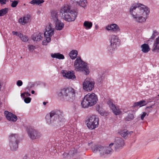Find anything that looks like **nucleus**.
Returning <instances> with one entry per match:
<instances>
[{"label": "nucleus", "instance_id": "obj_1", "mask_svg": "<svg viewBox=\"0 0 159 159\" xmlns=\"http://www.w3.org/2000/svg\"><path fill=\"white\" fill-rule=\"evenodd\" d=\"M150 11L149 9L147 6L140 3H137L130 7L129 12L135 22L143 23L148 18Z\"/></svg>", "mask_w": 159, "mask_h": 159}, {"label": "nucleus", "instance_id": "obj_2", "mask_svg": "<svg viewBox=\"0 0 159 159\" xmlns=\"http://www.w3.org/2000/svg\"><path fill=\"white\" fill-rule=\"evenodd\" d=\"M60 13L62 14V18L68 22L74 21L77 15V13L71 10L70 6L68 5L61 8Z\"/></svg>", "mask_w": 159, "mask_h": 159}, {"label": "nucleus", "instance_id": "obj_3", "mask_svg": "<svg viewBox=\"0 0 159 159\" xmlns=\"http://www.w3.org/2000/svg\"><path fill=\"white\" fill-rule=\"evenodd\" d=\"M113 145V143H111L108 146H96L93 149V151L94 153H98L101 157H107L112 153L113 150L112 147Z\"/></svg>", "mask_w": 159, "mask_h": 159}, {"label": "nucleus", "instance_id": "obj_4", "mask_svg": "<svg viewBox=\"0 0 159 159\" xmlns=\"http://www.w3.org/2000/svg\"><path fill=\"white\" fill-rule=\"evenodd\" d=\"M98 100L97 96L94 93H89L84 96L81 104L83 107L87 108L94 105Z\"/></svg>", "mask_w": 159, "mask_h": 159}, {"label": "nucleus", "instance_id": "obj_5", "mask_svg": "<svg viewBox=\"0 0 159 159\" xmlns=\"http://www.w3.org/2000/svg\"><path fill=\"white\" fill-rule=\"evenodd\" d=\"M49 116L52 120L51 123L53 125H61L65 121L63 113L59 111H51L50 113Z\"/></svg>", "mask_w": 159, "mask_h": 159}, {"label": "nucleus", "instance_id": "obj_6", "mask_svg": "<svg viewBox=\"0 0 159 159\" xmlns=\"http://www.w3.org/2000/svg\"><path fill=\"white\" fill-rule=\"evenodd\" d=\"M74 67L76 71H84L86 75L89 73L87 64L83 61L80 57H78L75 61Z\"/></svg>", "mask_w": 159, "mask_h": 159}, {"label": "nucleus", "instance_id": "obj_7", "mask_svg": "<svg viewBox=\"0 0 159 159\" xmlns=\"http://www.w3.org/2000/svg\"><path fill=\"white\" fill-rule=\"evenodd\" d=\"M59 95L67 101H71L75 99V91L72 88H64L61 89Z\"/></svg>", "mask_w": 159, "mask_h": 159}, {"label": "nucleus", "instance_id": "obj_8", "mask_svg": "<svg viewBox=\"0 0 159 159\" xmlns=\"http://www.w3.org/2000/svg\"><path fill=\"white\" fill-rule=\"evenodd\" d=\"M87 126L90 129H93L98 126L99 119L96 115L90 116L86 120Z\"/></svg>", "mask_w": 159, "mask_h": 159}, {"label": "nucleus", "instance_id": "obj_9", "mask_svg": "<svg viewBox=\"0 0 159 159\" xmlns=\"http://www.w3.org/2000/svg\"><path fill=\"white\" fill-rule=\"evenodd\" d=\"M9 140L11 150L13 151L17 150L19 143L18 135L15 134H11L9 136Z\"/></svg>", "mask_w": 159, "mask_h": 159}, {"label": "nucleus", "instance_id": "obj_10", "mask_svg": "<svg viewBox=\"0 0 159 159\" xmlns=\"http://www.w3.org/2000/svg\"><path fill=\"white\" fill-rule=\"evenodd\" d=\"M118 37L115 35H112L110 39V44L109 47L110 51L116 49L119 45V42Z\"/></svg>", "mask_w": 159, "mask_h": 159}, {"label": "nucleus", "instance_id": "obj_11", "mask_svg": "<svg viewBox=\"0 0 159 159\" xmlns=\"http://www.w3.org/2000/svg\"><path fill=\"white\" fill-rule=\"evenodd\" d=\"M94 84L93 79L87 78L83 83V89L88 91L92 90L94 88Z\"/></svg>", "mask_w": 159, "mask_h": 159}, {"label": "nucleus", "instance_id": "obj_12", "mask_svg": "<svg viewBox=\"0 0 159 159\" xmlns=\"http://www.w3.org/2000/svg\"><path fill=\"white\" fill-rule=\"evenodd\" d=\"M31 16L30 14L25 15L19 19L18 22L21 25H25L31 21Z\"/></svg>", "mask_w": 159, "mask_h": 159}, {"label": "nucleus", "instance_id": "obj_13", "mask_svg": "<svg viewBox=\"0 0 159 159\" xmlns=\"http://www.w3.org/2000/svg\"><path fill=\"white\" fill-rule=\"evenodd\" d=\"M54 29L52 28L51 24H48L45 28V31L44 33L45 37L51 38V37L53 35Z\"/></svg>", "mask_w": 159, "mask_h": 159}, {"label": "nucleus", "instance_id": "obj_14", "mask_svg": "<svg viewBox=\"0 0 159 159\" xmlns=\"http://www.w3.org/2000/svg\"><path fill=\"white\" fill-rule=\"evenodd\" d=\"M28 134L30 138L34 139L41 136L40 133L34 129L31 128L28 131Z\"/></svg>", "mask_w": 159, "mask_h": 159}, {"label": "nucleus", "instance_id": "obj_15", "mask_svg": "<svg viewBox=\"0 0 159 159\" xmlns=\"http://www.w3.org/2000/svg\"><path fill=\"white\" fill-rule=\"evenodd\" d=\"M77 155L76 150L73 149L70 150L69 153L64 152L62 155V157L63 158L71 159L76 156Z\"/></svg>", "mask_w": 159, "mask_h": 159}, {"label": "nucleus", "instance_id": "obj_16", "mask_svg": "<svg viewBox=\"0 0 159 159\" xmlns=\"http://www.w3.org/2000/svg\"><path fill=\"white\" fill-rule=\"evenodd\" d=\"M63 76L69 79H74L76 78L74 71L63 70L61 72Z\"/></svg>", "mask_w": 159, "mask_h": 159}, {"label": "nucleus", "instance_id": "obj_17", "mask_svg": "<svg viewBox=\"0 0 159 159\" xmlns=\"http://www.w3.org/2000/svg\"><path fill=\"white\" fill-rule=\"evenodd\" d=\"M4 114L7 119L9 121L16 122L17 119V116L7 111H5Z\"/></svg>", "mask_w": 159, "mask_h": 159}, {"label": "nucleus", "instance_id": "obj_18", "mask_svg": "<svg viewBox=\"0 0 159 159\" xmlns=\"http://www.w3.org/2000/svg\"><path fill=\"white\" fill-rule=\"evenodd\" d=\"M115 149L117 150L118 149L121 148L124 144L123 140L120 138H117L116 139L114 143Z\"/></svg>", "mask_w": 159, "mask_h": 159}, {"label": "nucleus", "instance_id": "obj_19", "mask_svg": "<svg viewBox=\"0 0 159 159\" xmlns=\"http://www.w3.org/2000/svg\"><path fill=\"white\" fill-rule=\"evenodd\" d=\"M107 30H111L115 32H117L120 30L118 25L116 24H112L108 25L106 27Z\"/></svg>", "mask_w": 159, "mask_h": 159}, {"label": "nucleus", "instance_id": "obj_20", "mask_svg": "<svg viewBox=\"0 0 159 159\" xmlns=\"http://www.w3.org/2000/svg\"><path fill=\"white\" fill-rule=\"evenodd\" d=\"M159 50V36L156 38L154 42L152 51H158Z\"/></svg>", "mask_w": 159, "mask_h": 159}, {"label": "nucleus", "instance_id": "obj_21", "mask_svg": "<svg viewBox=\"0 0 159 159\" xmlns=\"http://www.w3.org/2000/svg\"><path fill=\"white\" fill-rule=\"evenodd\" d=\"M147 104L145 101L142 100L138 102H134L132 106V107H141L146 105Z\"/></svg>", "mask_w": 159, "mask_h": 159}, {"label": "nucleus", "instance_id": "obj_22", "mask_svg": "<svg viewBox=\"0 0 159 159\" xmlns=\"http://www.w3.org/2000/svg\"><path fill=\"white\" fill-rule=\"evenodd\" d=\"M64 24L60 20L55 22V28L57 30H61L64 28Z\"/></svg>", "mask_w": 159, "mask_h": 159}, {"label": "nucleus", "instance_id": "obj_23", "mask_svg": "<svg viewBox=\"0 0 159 159\" xmlns=\"http://www.w3.org/2000/svg\"><path fill=\"white\" fill-rule=\"evenodd\" d=\"M141 51L143 53H146L148 52L150 50L149 45L146 43H144L141 46Z\"/></svg>", "mask_w": 159, "mask_h": 159}, {"label": "nucleus", "instance_id": "obj_24", "mask_svg": "<svg viewBox=\"0 0 159 159\" xmlns=\"http://www.w3.org/2000/svg\"><path fill=\"white\" fill-rule=\"evenodd\" d=\"M113 113L116 115H119L121 113V111L118 107H116L115 105L112 107L111 109Z\"/></svg>", "mask_w": 159, "mask_h": 159}, {"label": "nucleus", "instance_id": "obj_25", "mask_svg": "<svg viewBox=\"0 0 159 159\" xmlns=\"http://www.w3.org/2000/svg\"><path fill=\"white\" fill-rule=\"evenodd\" d=\"M51 56L52 58H56L59 59H63L64 58L63 55L59 53L52 54H51Z\"/></svg>", "mask_w": 159, "mask_h": 159}, {"label": "nucleus", "instance_id": "obj_26", "mask_svg": "<svg viewBox=\"0 0 159 159\" xmlns=\"http://www.w3.org/2000/svg\"><path fill=\"white\" fill-rule=\"evenodd\" d=\"M32 39L34 41H39L42 39V34L41 33L38 34L33 35L32 36Z\"/></svg>", "mask_w": 159, "mask_h": 159}, {"label": "nucleus", "instance_id": "obj_27", "mask_svg": "<svg viewBox=\"0 0 159 159\" xmlns=\"http://www.w3.org/2000/svg\"><path fill=\"white\" fill-rule=\"evenodd\" d=\"M93 25L92 22L88 21H85L83 24V26L84 28L87 30L90 29Z\"/></svg>", "mask_w": 159, "mask_h": 159}, {"label": "nucleus", "instance_id": "obj_28", "mask_svg": "<svg viewBox=\"0 0 159 159\" xmlns=\"http://www.w3.org/2000/svg\"><path fill=\"white\" fill-rule=\"evenodd\" d=\"M77 54L78 52L77 51L72 50L70 53L69 55L71 59H74L77 57Z\"/></svg>", "mask_w": 159, "mask_h": 159}, {"label": "nucleus", "instance_id": "obj_29", "mask_svg": "<svg viewBox=\"0 0 159 159\" xmlns=\"http://www.w3.org/2000/svg\"><path fill=\"white\" fill-rule=\"evenodd\" d=\"M87 4L86 0H81L78 4L85 9L86 8Z\"/></svg>", "mask_w": 159, "mask_h": 159}, {"label": "nucleus", "instance_id": "obj_30", "mask_svg": "<svg viewBox=\"0 0 159 159\" xmlns=\"http://www.w3.org/2000/svg\"><path fill=\"white\" fill-rule=\"evenodd\" d=\"M44 0H32L30 2V3L33 5L36 4L39 5L40 4L43 3Z\"/></svg>", "mask_w": 159, "mask_h": 159}, {"label": "nucleus", "instance_id": "obj_31", "mask_svg": "<svg viewBox=\"0 0 159 159\" xmlns=\"http://www.w3.org/2000/svg\"><path fill=\"white\" fill-rule=\"evenodd\" d=\"M52 18L54 22L58 21L57 14L56 12H53L51 14Z\"/></svg>", "mask_w": 159, "mask_h": 159}, {"label": "nucleus", "instance_id": "obj_32", "mask_svg": "<svg viewBox=\"0 0 159 159\" xmlns=\"http://www.w3.org/2000/svg\"><path fill=\"white\" fill-rule=\"evenodd\" d=\"M20 39L23 42H26L29 40V38L27 36L22 34L21 37L20 38Z\"/></svg>", "mask_w": 159, "mask_h": 159}, {"label": "nucleus", "instance_id": "obj_33", "mask_svg": "<svg viewBox=\"0 0 159 159\" xmlns=\"http://www.w3.org/2000/svg\"><path fill=\"white\" fill-rule=\"evenodd\" d=\"M8 9L5 8L0 10V16H3L6 14L8 12Z\"/></svg>", "mask_w": 159, "mask_h": 159}, {"label": "nucleus", "instance_id": "obj_34", "mask_svg": "<svg viewBox=\"0 0 159 159\" xmlns=\"http://www.w3.org/2000/svg\"><path fill=\"white\" fill-rule=\"evenodd\" d=\"M134 117V115L133 114H129L126 117L125 120L127 121H129L133 119Z\"/></svg>", "mask_w": 159, "mask_h": 159}, {"label": "nucleus", "instance_id": "obj_35", "mask_svg": "<svg viewBox=\"0 0 159 159\" xmlns=\"http://www.w3.org/2000/svg\"><path fill=\"white\" fill-rule=\"evenodd\" d=\"M46 40H43L42 43V44L43 45H46L50 42L51 38H50L45 37Z\"/></svg>", "mask_w": 159, "mask_h": 159}, {"label": "nucleus", "instance_id": "obj_36", "mask_svg": "<svg viewBox=\"0 0 159 159\" xmlns=\"http://www.w3.org/2000/svg\"><path fill=\"white\" fill-rule=\"evenodd\" d=\"M102 116H106L108 114V113L106 111H103L102 109H101L98 112Z\"/></svg>", "mask_w": 159, "mask_h": 159}, {"label": "nucleus", "instance_id": "obj_37", "mask_svg": "<svg viewBox=\"0 0 159 159\" xmlns=\"http://www.w3.org/2000/svg\"><path fill=\"white\" fill-rule=\"evenodd\" d=\"M120 135L123 137L125 138L128 134V131L126 130H124L120 132Z\"/></svg>", "mask_w": 159, "mask_h": 159}, {"label": "nucleus", "instance_id": "obj_38", "mask_svg": "<svg viewBox=\"0 0 159 159\" xmlns=\"http://www.w3.org/2000/svg\"><path fill=\"white\" fill-rule=\"evenodd\" d=\"M107 103L111 109L112 108V107H113L115 106V105L113 104L112 101L111 99H109L107 101Z\"/></svg>", "mask_w": 159, "mask_h": 159}, {"label": "nucleus", "instance_id": "obj_39", "mask_svg": "<svg viewBox=\"0 0 159 159\" xmlns=\"http://www.w3.org/2000/svg\"><path fill=\"white\" fill-rule=\"evenodd\" d=\"M158 34V33L156 30H154L150 39H154Z\"/></svg>", "mask_w": 159, "mask_h": 159}, {"label": "nucleus", "instance_id": "obj_40", "mask_svg": "<svg viewBox=\"0 0 159 159\" xmlns=\"http://www.w3.org/2000/svg\"><path fill=\"white\" fill-rule=\"evenodd\" d=\"M12 34L13 35H15L16 36H17L19 37L20 38L21 37V35L22 34L20 32H17V31H13L12 32Z\"/></svg>", "mask_w": 159, "mask_h": 159}, {"label": "nucleus", "instance_id": "obj_41", "mask_svg": "<svg viewBox=\"0 0 159 159\" xmlns=\"http://www.w3.org/2000/svg\"><path fill=\"white\" fill-rule=\"evenodd\" d=\"M12 34L13 35H15L16 36H17L19 37L20 38L21 37V35L22 34L20 32H17V31H13L12 32Z\"/></svg>", "mask_w": 159, "mask_h": 159}, {"label": "nucleus", "instance_id": "obj_42", "mask_svg": "<svg viewBox=\"0 0 159 159\" xmlns=\"http://www.w3.org/2000/svg\"><path fill=\"white\" fill-rule=\"evenodd\" d=\"M30 96V94L28 92H25L23 93H21V97L23 98H25V97H28Z\"/></svg>", "mask_w": 159, "mask_h": 159}, {"label": "nucleus", "instance_id": "obj_43", "mask_svg": "<svg viewBox=\"0 0 159 159\" xmlns=\"http://www.w3.org/2000/svg\"><path fill=\"white\" fill-rule=\"evenodd\" d=\"M18 2L17 1H14L12 2L11 6L12 7H16V6L17 5Z\"/></svg>", "mask_w": 159, "mask_h": 159}, {"label": "nucleus", "instance_id": "obj_44", "mask_svg": "<svg viewBox=\"0 0 159 159\" xmlns=\"http://www.w3.org/2000/svg\"><path fill=\"white\" fill-rule=\"evenodd\" d=\"M35 48V46L32 45H29V50L30 52H33Z\"/></svg>", "mask_w": 159, "mask_h": 159}, {"label": "nucleus", "instance_id": "obj_45", "mask_svg": "<svg viewBox=\"0 0 159 159\" xmlns=\"http://www.w3.org/2000/svg\"><path fill=\"white\" fill-rule=\"evenodd\" d=\"M31 98L30 97H27L25 98L24 102L27 103H30L31 100Z\"/></svg>", "mask_w": 159, "mask_h": 159}, {"label": "nucleus", "instance_id": "obj_46", "mask_svg": "<svg viewBox=\"0 0 159 159\" xmlns=\"http://www.w3.org/2000/svg\"><path fill=\"white\" fill-rule=\"evenodd\" d=\"M147 115V112H143L142 114L141 115V119L142 120H144V117L145 116Z\"/></svg>", "mask_w": 159, "mask_h": 159}, {"label": "nucleus", "instance_id": "obj_47", "mask_svg": "<svg viewBox=\"0 0 159 159\" xmlns=\"http://www.w3.org/2000/svg\"><path fill=\"white\" fill-rule=\"evenodd\" d=\"M153 106V105H152L150 107H146L145 108V110L146 111H148V109H149V110L148 112V113H149L151 111H152V110L151 109V108H152V107Z\"/></svg>", "mask_w": 159, "mask_h": 159}, {"label": "nucleus", "instance_id": "obj_48", "mask_svg": "<svg viewBox=\"0 0 159 159\" xmlns=\"http://www.w3.org/2000/svg\"><path fill=\"white\" fill-rule=\"evenodd\" d=\"M71 2L76 4H78L81 0H70Z\"/></svg>", "mask_w": 159, "mask_h": 159}, {"label": "nucleus", "instance_id": "obj_49", "mask_svg": "<svg viewBox=\"0 0 159 159\" xmlns=\"http://www.w3.org/2000/svg\"><path fill=\"white\" fill-rule=\"evenodd\" d=\"M23 84L22 82L20 80H18L17 81L16 84L19 86H21Z\"/></svg>", "mask_w": 159, "mask_h": 159}, {"label": "nucleus", "instance_id": "obj_50", "mask_svg": "<svg viewBox=\"0 0 159 159\" xmlns=\"http://www.w3.org/2000/svg\"><path fill=\"white\" fill-rule=\"evenodd\" d=\"M8 0H0V3L1 4H6V2Z\"/></svg>", "mask_w": 159, "mask_h": 159}, {"label": "nucleus", "instance_id": "obj_51", "mask_svg": "<svg viewBox=\"0 0 159 159\" xmlns=\"http://www.w3.org/2000/svg\"><path fill=\"white\" fill-rule=\"evenodd\" d=\"M102 109L99 105H97L96 107V110L99 112Z\"/></svg>", "mask_w": 159, "mask_h": 159}, {"label": "nucleus", "instance_id": "obj_52", "mask_svg": "<svg viewBox=\"0 0 159 159\" xmlns=\"http://www.w3.org/2000/svg\"><path fill=\"white\" fill-rule=\"evenodd\" d=\"M49 117V115H47L46 116V118L47 120Z\"/></svg>", "mask_w": 159, "mask_h": 159}, {"label": "nucleus", "instance_id": "obj_53", "mask_svg": "<svg viewBox=\"0 0 159 159\" xmlns=\"http://www.w3.org/2000/svg\"><path fill=\"white\" fill-rule=\"evenodd\" d=\"M31 93L33 94L34 93V90H32L31 91Z\"/></svg>", "mask_w": 159, "mask_h": 159}, {"label": "nucleus", "instance_id": "obj_54", "mask_svg": "<svg viewBox=\"0 0 159 159\" xmlns=\"http://www.w3.org/2000/svg\"><path fill=\"white\" fill-rule=\"evenodd\" d=\"M47 103V102H43V104L44 105H45Z\"/></svg>", "mask_w": 159, "mask_h": 159}, {"label": "nucleus", "instance_id": "obj_55", "mask_svg": "<svg viewBox=\"0 0 159 159\" xmlns=\"http://www.w3.org/2000/svg\"><path fill=\"white\" fill-rule=\"evenodd\" d=\"M149 109H148V111H146L147 112V113H148V114H147V116H148V114H149V113H148V111H149Z\"/></svg>", "mask_w": 159, "mask_h": 159}, {"label": "nucleus", "instance_id": "obj_56", "mask_svg": "<svg viewBox=\"0 0 159 159\" xmlns=\"http://www.w3.org/2000/svg\"><path fill=\"white\" fill-rule=\"evenodd\" d=\"M158 96H159V94L158 95Z\"/></svg>", "mask_w": 159, "mask_h": 159}]
</instances>
